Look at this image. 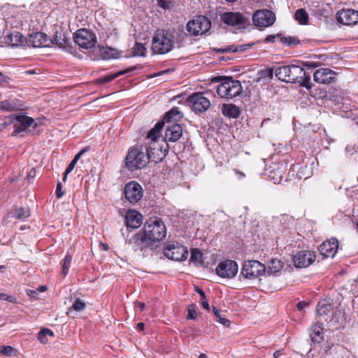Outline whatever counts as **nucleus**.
I'll return each mask as SVG.
<instances>
[{
  "label": "nucleus",
  "mask_w": 358,
  "mask_h": 358,
  "mask_svg": "<svg viewBox=\"0 0 358 358\" xmlns=\"http://www.w3.org/2000/svg\"><path fill=\"white\" fill-rule=\"evenodd\" d=\"M296 83H299L300 86L304 87L308 90H310L313 87V84L310 82V76L309 75H306L305 71L304 75H302L301 78H299Z\"/></svg>",
  "instance_id": "nucleus-41"
},
{
  "label": "nucleus",
  "mask_w": 358,
  "mask_h": 358,
  "mask_svg": "<svg viewBox=\"0 0 358 358\" xmlns=\"http://www.w3.org/2000/svg\"><path fill=\"white\" fill-rule=\"evenodd\" d=\"M173 149V152H180L181 150H183L185 149L184 145H180V143L173 146L172 148Z\"/></svg>",
  "instance_id": "nucleus-57"
},
{
  "label": "nucleus",
  "mask_w": 358,
  "mask_h": 358,
  "mask_svg": "<svg viewBox=\"0 0 358 358\" xmlns=\"http://www.w3.org/2000/svg\"><path fill=\"white\" fill-rule=\"evenodd\" d=\"M238 266L236 262L232 260L222 261L218 264L215 268L216 273L223 278H233L238 273Z\"/></svg>",
  "instance_id": "nucleus-17"
},
{
  "label": "nucleus",
  "mask_w": 358,
  "mask_h": 358,
  "mask_svg": "<svg viewBox=\"0 0 358 358\" xmlns=\"http://www.w3.org/2000/svg\"><path fill=\"white\" fill-rule=\"evenodd\" d=\"M336 17L343 24L353 25L358 22V12L352 9L343 10L337 13Z\"/></svg>",
  "instance_id": "nucleus-23"
},
{
  "label": "nucleus",
  "mask_w": 358,
  "mask_h": 358,
  "mask_svg": "<svg viewBox=\"0 0 358 358\" xmlns=\"http://www.w3.org/2000/svg\"><path fill=\"white\" fill-rule=\"evenodd\" d=\"M21 104L19 101L16 99H6L0 101V110L3 111H15L17 110Z\"/></svg>",
  "instance_id": "nucleus-27"
},
{
  "label": "nucleus",
  "mask_w": 358,
  "mask_h": 358,
  "mask_svg": "<svg viewBox=\"0 0 358 358\" xmlns=\"http://www.w3.org/2000/svg\"><path fill=\"white\" fill-rule=\"evenodd\" d=\"M164 254L169 259L180 262L187 259L188 250L178 242H169L164 246Z\"/></svg>",
  "instance_id": "nucleus-10"
},
{
  "label": "nucleus",
  "mask_w": 358,
  "mask_h": 358,
  "mask_svg": "<svg viewBox=\"0 0 358 358\" xmlns=\"http://www.w3.org/2000/svg\"><path fill=\"white\" fill-rule=\"evenodd\" d=\"M212 50L217 53H224V48H213Z\"/></svg>",
  "instance_id": "nucleus-61"
},
{
  "label": "nucleus",
  "mask_w": 358,
  "mask_h": 358,
  "mask_svg": "<svg viewBox=\"0 0 358 358\" xmlns=\"http://www.w3.org/2000/svg\"><path fill=\"white\" fill-rule=\"evenodd\" d=\"M134 69L135 68L131 67V68L127 69L126 70L119 71L116 73L111 74V75L101 78L99 79V83L105 84V83H109V82L113 80L114 79H115L116 78L119 77L120 76H122L127 72H130V71H133Z\"/></svg>",
  "instance_id": "nucleus-35"
},
{
  "label": "nucleus",
  "mask_w": 358,
  "mask_h": 358,
  "mask_svg": "<svg viewBox=\"0 0 358 358\" xmlns=\"http://www.w3.org/2000/svg\"><path fill=\"white\" fill-rule=\"evenodd\" d=\"M241 83L238 80H234L231 77H224L222 83L217 87V94L222 99H232L241 94L242 92Z\"/></svg>",
  "instance_id": "nucleus-5"
},
{
  "label": "nucleus",
  "mask_w": 358,
  "mask_h": 358,
  "mask_svg": "<svg viewBox=\"0 0 358 358\" xmlns=\"http://www.w3.org/2000/svg\"><path fill=\"white\" fill-rule=\"evenodd\" d=\"M90 150V147H86L83 149H82L80 152H78L76 156L74 157L73 158V160H75L76 162H78V160L81 157V156L87 151H88Z\"/></svg>",
  "instance_id": "nucleus-53"
},
{
  "label": "nucleus",
  "mask_w": 358,
  "mask_h": 358,
  "mask_svg": "<svg viewBox=\"0 0 358 358\" xmlns=\"http://www.w3.org/2000/svg\"><path fill=\"white\" fill-rule=\"evenodd\" d=\"M145 324L143 322H139L137 324V329L139 331H142L144 329Z\"/></svg>",
  "instance_id": "nucleus-62"
},
{
  "label": "nucleus",
  "mask_w": 358,
  "mask_h": 358,
  "mask_svg": "<svg viewBox=\"0 0 358 358\" xmlns=\"http://www.w3.org/2000/svg\"><path fill=\"white\" fill-rule=\"evenodd\" d=\"M220 20L236 29H245L250 24V18L240 12L227 11L220 15Z\"/></svg>",
  "instance_id": "nucleus-7"
},
{
  "label": "nucleus",
  "mask_w": 358,
  "mask_h": 358,
  "mask_svg": "<svg viewBox=\"0 0 358 358\" xmlns=\"http://www.w3.org/2000/svg\"><path fill=\"white\" fill-rule=\"evenodd\" d=\"M277 38H280V42L282 44L291 45H297L299 43V41L294 36H283L281 34H277Z\"/></svg>",
  "instance_id": "nucleus-42"
},
{
  "label": "nucleus",
  "mask_w": 358,
  "mask_h": 358,
  "mask_svg": "<svg viewBox=\"0 0 358 358\" xmlns=\"http://www.w3.org/2000/svg\"><path fill=\"white\" fill-rule=\"evenodd\" d=\"M222 113L229 118H237L241 112L239 108L234 104H223L222 107Z\"/></svg>",
  "instance_id": "nucleus-28"
},
{
  "label": "nucleus",
  "mask_w": 358,
  "mask_h": 358,
  "mask_svg": "<svg viewBox=\"0 0 358 358\" xmlns=\"http://www.w3.org/2000/svg\"><path fill=\"white\" fill-rule=\"evenodd\" d=\"M50 38L43 32H34L29 36L28 43L33 48L50 47Z\"/></svg>",
  "instance_id": "nucleus-22"
},
{
  "label": "nucleus",
  "mask_w": 358,
  "mask_h": 358,
  "mask_svg": "<svg viewBox=\"0 0 358 358\" xmlns=\"http://www.w3.org/2000/svg\"><path fill=\"white\" fill-rule=\"evenodd\" d=\"M283 263L282 261L276 259H271L269 262L268 266V272L271 273H275L280 271L283 268Z\"/></svg>",
  "instance_id": "nucleus-34"
},
{
  "label": "nucleus",
  "mask_w": 358,
  "mask_h": 358,
  "mask_svg": "<svg viewBox=\"0 0 358 358\" xmlns=\"http://www.w3.org/2000/svg\"><path fill=\"white\" fill-rule=\"evenodd\" d=\"M85 308V303L80 300V299H76L71 307L69 308V311L71 310H74L76 311H80L84 310Z\"/></svg>",
  "instance_id": "nucleus-47"
},
{
  "label": "nucleus",
  "mask_w": 358,
  "mask_h": 358,
  "mask_svg": "<svg viewBox=\"0 0 358 358\" xmlns=\"http://www.w3.org/2000/svg\"><path fill=\"white\" fill-rule=\"evenodd\" d=\"M275 75L281 81L296 83L299 78L304 75V70L294 64L281 66L275 69Z\"/></svg>",
  "instance_id": "nucleus-6"
},
{
  "label": "nucleus",
  "mask_w": 358,
  "mask_h": 358,
  "mask_svg": "<svg viewBox=\"0 0 358 358\" xmlns=\"http://www.w3.org/2000/svg\"><path fill=\"white\" fill-rule=\"evenodd\" d=\"M266 271L264 264L257 260L245 262L241 268V275L247 279H255L262 275Z\"/></svg>",
  "instance_id": "nucleus-11"
},
{
  "label": "nucleus",
  "mask_w": 358,
  "mask_h": 358,
  "mask_svg": "<svg viewBox=\"0 0 358 358\" xmlns=\"http://www.w3.org/2000/svg\"><path fill=\"white\" fill-rule=\"evenodd\" d=\"M190 259L192 262L200 265H202L204 263L203 260V253L198 248H194L192 250Z\"/></svg>",
  "instance_id": "nucleus-40"
},
{
  "label": "nucleus",
  "mask_w": 358,
  "mask_h": 358,
  "mask_svg": "<svg viewBox=\"0 0 358 358\" xmlns=\"http://www.w3.org/2000/svg\"><path fill=\"white\" fill-rule=\"evenodd\" d=\"M142 231L151 244L152 242L163 240L166 235V229L164 222L157 217L147 220Z\"/></svg>",
  "instance_id": "nucleus-3"
},
{
  "label": "nucleus",
  "mask_w": 358,
  "mask_h": 358,
  "mask_svg": "<svg viewBox=\"0 0 358 358\" xmlns=\"http://www.w3.org/2000/svg\"><path fill=\"white\" fill-rule=\"evenodd\" d=\"M124 194L128 201L131 203H136L142 199L143 190L138 182L130 181L125 185Z\"/></svg>",
  "instance_id": "nucleus-16"
},
{
  "label": "nucleus",
  "mask_w": 358,
  "mask_h": 358,
  "mask_svg": "<svg viewBox=\"0 0 358 358\" xmlns=\"http://www.w3.org/2000/svg\"><path fill=\"white\" fill-rule=\"evenodd\" d=\"M50 46L52 44L57 45L58 48L65 50L71 53V42L69 38H67L64 34L55 32L54 37L50 39Z\"/></svg>",
  "instance_id": "nucleus-25"
},
{
  "label": "nucleus",
  "mask_w": 358,
  "mask_h": 358,
  "mask_svg": "<svg viewBox=\"0 0 358 358\" xmlns=\"http://www.w3.org/2000/svg\"><path fill=\"white\" fill-rule=\"evenodd\" d=\"M15 350L11 346H3L0 352L6 356H11Z\"/></svg>",
  "instance_id": "nucleus-50"
},
{
  "label": "nucleus",
  "mask_w": 358,
  "mask_h": 358,
  "mask_svg": "<svg viewBox=\"0 0 358 358\" xmlns=\"http://www.w3.org/2000/svg\"><path fill=\"white\" fill-rule=\"evenodd\" d=\"M76 163H77V162H76L73 159L70 162V164H69V166H67V168L66 169V173H70L73 171Z\"/></svg>",
  "instance_id": "nucleus-55"
},
{
  "label": "nucleus",
  "mask_w": 358,
  "mask_h": 358,
  "mask_svg": "<svg viewBox=\"0 0 358 358\" xmlns=\"http://www.w3.org/2000/svg\"><path fill=\"white\" fill-rule=\"evenodd\" d=\"M196 290L200 295V300H201L202 306L203 307L204 309L209 310L210 306L206 300V294H205L204 292L201 289L198 288V287H196Z\"/></svg>",
  "instance_id": "nucleus-46"
},
{
  "label": "nucleus",
  "mask_w": 358,
  "mask_h": 358,
  "mask_svg": "<svg viewBox=\"0 0 358 358\" xmlns=\"http://www.w3.org/2000/svg\"><path fill=\"white\" fill-rule=\"evenodd\" d=\"M150 140V145H147L148 154L150 156V160L155 163L161 162L166 156L169 149L171 147L164 140Z\"/></svg>",
  "instance_id": "nucleus-9"
},
{
  "label": "nucleus",
  "mask_w": 358,
  "mask_h": 358,
  "mask_svg": "<svg viewBox=\"0 0 358 358\" xmlns=\"http://www.w3.org/2000/svg\"><path fill=\"white\" fill-rule=\"evenodd\" d=\"M54 335L50 329H42L38 334V339L42 344H46L48 342V336L53 337Z\"/></svg>",
  "instance_id": "nucleus-38"
},
{
  "label": "nucleus",
  "mask_w": 358,
  "mask_h": 358,
  "mask_svg": "<svg viewBox=\"0 0 358 358\" xmlns=\"http://www.w3.org/2000/svg\"><path fill=\"white\" fill-rule=\"evenodd\" d=\"M294 17L301 24H307L308 22V14L303 8L298 9L295 12Z\"/></svg>",
  "instance_id": "nucleus-37"
},
{
  "label": "nucleus",
  "mask_w": 358,
  "mask_h": 358,
  "mask_svg": "<svg viewBox=\"0 0 358 358\" xmlns=\"http://www.w3.org/2000/svg\"><path fill=\"white\" fill-rule=\"evenodd\" d=\"M10 124H13L14 135L21 132L31 131L30 127L35 129L38 126L32 117L22 113L13 114L8 116L6 122H3V128H6Z\"/></svg>",
  "instance_id": "nucleus-4"
},
{
  "label": "nucleus",
  "mask_w": 358,
  "mask_h": 358,
  "mask_svg": "<svg viewBox=\"0 0 358 358\" xmlns=\"http://www.w3.org/2000/svg\"><path fill=\"white\" fill-rule=\"evenodd\" d=\"M253 24L259 27H268L275 21L274 13L268 9L258 10L252 15Z\"/></svg>",
  "instance_id": "nucleus-14"
},
{
  "label": "nucleus",
  "mask_w": 358,
  "mask_h": 358,
  "mask_svg": "<svg viewBox=\"0 0 358 358\" xmlns=\"http://www.w3.org/2000/svg\"><path fill=\"white\" fill-rule=\"evenodd\" d=\"M145 306V305L144 303L138 302L136 304V307L139 308L141 311H143L144 310Z\"/></svg>",
  "instance_id": "nucleus-63"
},
{
  "label": "nucleus",
  "mask_w": 358,
  "mask_h": 358,
  "mask_svg": "<svg viewBox=\"0 0 358 358\" xmlns=\"http://www.w3.org/2000/svg\"><path fill=\"white\" fill-rule=\"evenodd\" d=\"M182 117L181 112L178 108L174 107L168 113H166L164 120L167 122H176L180 120Z\"/></svg>",
  "instance_id": "nucleus-32"
},
{
  "label": "nucleus",
  "mask_w": 358,
  "mask_h": 358,
  "mask_svg": "<svg viewBox=\"0 0 358 358\" xmlns=\"http://www.w3.org/2000/svg\"><path fill=\"white\" fill-rule=\"evenodd\" d=\"M75 43L84 49L93 48L96 43V36L94 33L87 29H80L73 35Z\"/></svg>",
  "instance_id": "nucleus-12"
},
{
  "label": "nucleus",
  "mask_w": 358,
  "mask_h": 358,
  "mask_svg": "<svg viewBox=\"0 0 358 358\" xmlns=\"http://www.w3.org/2000/svg\"><path fill=\"white\" fill-rule=\"evenodd\" d=\"M333 306L331 303L326 300H322L318 302L317 306V313L320 316L327 315L332 310Z\"/></svg>",
  "instance_id": "nucleus-30"
},
{
  "label": "nucleus",
  "mask_w": 358,
  "mask_h": 358,
  "mask_svg": "<svg viewBox=\"0 0 358 358\" xmlns=\"http://www.w3.org/2000/svg\"><path fill=\"white\" fill-rule=\"evenodd\" d=\"M176 31L157 29L152 36L151 49L155 54L164 55L173 48Z\"/></svg>",
  "instance_id": "nucleus-1"
},
{
  "label": "nucleus",
  "mask_w": 358,
  "mask_h": 358,
  "mask_svg": "<svg viewBox=\"0 0 358 358\" xmlns=\"http://www.w3.org/2000/svg\"><path fill=\"white\" fill-rule=\"evenodd\" d=\"M11 213L13 217L20 220H24L30 216L29 210L22 207H16Z\"/></svg>",
  "instance_id": "nucleus-33"
},
{
  "label": "nucleus",
  "mask_w": 358,
  "mask_h": 358,
  "mask_svg": "<svg viewBox=\"0 0 358 358\" xmlns=\"http://www.w3.org/2000/svg\"><path fill=\"white\" fill-rule=\"evenodd\" d=\"M164 126V121H159L158 122L154 128H152L147 135V138L150 140L153 139H160V131L162 129Z\"/></svg>",
  "instance_id": "nucleus-31"
},
{
  "label": "nucleus",
  "mask_w": 358,
  "mask_h": 358,
  "mask_svg": "<svg viewBox=\"0 0 358 358\" xmlns=\"http://www.w3.org/2000/svg\"><path fill=\"white\" fill-rule=\"evenodd\" d=\"M143 216L135 210H129L124 216V224L127 228L136 229L141 226Z\"/></svg>",
  "instance_id": "nucleus-24"
},
{
  "label": "nucleus",
  "mask_w": 358,
  "mask_h": 358,
  "mask_svg": "<svg viewBox=\"0 0 358 358\" xmlns=\"http://www.w3.org/2000/svg\"><path fill=\"white\" fill-rule=\"evenodd\" d=\"M24 41L25 38L21 33L13 31L3 37V43L11 47H16L22 45Z\"/></svg>",
  "instance_id": "nucleus-26"
},
{
  "label": "nucleus",
  "mask_w": 358,
  "mask_h": 358,
  "mask_svg": "<svg viewBox=\"0 0 358 358\" xmlns=\"http://www.w3.org/2000/svg\"><path fill=\"white\" fill-rule=\"evenodd\" d=\"M125 243L129 245L134 251H140L142 252L143 255H144L148 249L152 246L149 239L146 238L142 231L136 233L131 238H127Z\"/></svg>",
  "instance_id": "nucleus-13"
},
{
  "label": "nucleus",
  "mask_w": 358,
  "mask_h": 358,
  "mask_svg": "<svg viewBox=\"0 0 358 358\" xmlns=\"http://www.w3.org/2000/svg\"><path fill=\"white\" fill-rule=\"evenodd\" d=\"M211 27L210 20L204 15L195 16L186 25V30L190 36H197L206 34Z\"/></svg>",
  "instance_id": "nucleus-8"
},
{
  "label": "nucleus",
  "mask_w": 358,
  "mask_h": 358,
  "mask_svg": "<svg viewBox=\"0 0 358 358\" xmlns=\"http://www.w3.org/2000/svg\"><path fill=\"white\" fill-rule=\"evenodd\" d=\"M187 102L191 106L194 111L198 113L206 111L210 106L209 99L205 97L202 92L192 94L187 98Z\"/></svg>",
  "instance_id": "nucleus-15"
},
{
  "label": "nucleus",
  "mask_w": 358,
  "mask_h": 358,
  "mask_svg": "<svg viewBox=\"0 0 358 358\" xmlns=\"http://www.w3.org/2000/svg\"><path fill=\"white\" fill-rule=\"evenodd\" d=\"M134 56L145 57L146 55V48L141 43H136L133 48Z\"/></svg>",
  "instance_id": "nucleus-45"
},
{
  "label": "nucleus",
  "mask_w": 358,
  "mask_h": 358,
  "mask_svg": "<svg viewBox=\"0 0 358 358\" xmlns=\"http://www.w3.org/2000/svg\"><path fill=\"white\" fill-rule=\"evenodd\" d=\"M323 327L321 324H315L312 326L310 337L314 343H320L323 340Z\"/></svg>",
  "instance_id": "nucleus-29"
},
{
  "label": "nucleus",
  "mask_w": 358,
  "mask_h": 358,
  "mask_svg": "<svg viewBox=\"0 0 358 358\" xmlns=\"http://www.w3.org/2000/svg\"><path fill=\"white\" fill-rule=\"evenodd\" d=\"M252 45L253 43H248L240 45H230L224 47V51L225 52H243L248 48H251Z\"/></svg>",
  "instance_id": "nucleus-36"
},
{
  "label": "nucleus",
  "mask_w": 358,
  "mask_h": 358,
  "mask_svg": "<svg viewBox=\"0 0 358 358\" xmlns=\"http://www.w3.org/2000/svg\"><path fill=\"white\" fill-rule=\"evenodd\" d=\"M260 77L264 79H271L273 75V69H266L259 72Z\"/></svg>",
  "instance_id": "nucleus-49"
},
{
  "label": "nucleus",
  "mask_w": 358,
  "mask_h": 358,
  "mask_svg": "<svg viewBox=\"0 0 358 358\" xmlns=\"http://www.w3.org/2000/svg\"><path fill=\"white\" fill-rule=\"evenodd\" d=\"M71 260H72V257L70 255L66 254L64 259H63L62 265V273L64 277H65L69 273V269L71 266Z\"/></svg>",
  "instance_id": "nucleus-44"
},
{
  "label": "nucleus",
  "mask_w": 358,
  "mask_h": 358,
  "mask_svg": "<svg viewBox=\"0 0 358 358\" xmlns=\"http://www.w3.org/2000/svg\"><path fill=\"white\" fill-rule=\"evenodd\" d=\"M303 65L308 69H313L318 66V64L315 62H306Z\"/></svg>",
  "instance_id": "nucleus-54"
},
{
  "label": "nucleus",
  "mask_w": 358,
  "mask_h": 358,
  "mask_svg": "<svg viewBox=\"0 0 358 358\" xmlns=\"http://www.w3.org/2000/svg\"><path fill=\"white\" fill-rule=\"evenodd\" d=\"M27 295H29L31 297L36 298V295L38 294V292L36 290L27 289Z\"/></svg>",
  "instance_id": "nucleus-59"
},
{
  "label": "nucleus",
  "mask_w": 358,
  "mask_h": 358,
  "mask_svg": "<svg viewBox=\"0 0 358 358\" xmlns=\"http://www.w3.org/2000/svg\"><path fill=\"white\" fill-rule=\"evenodd\" d=\"M234 171L235 172V173L236 175H238L239 176V178H244L245 176L244 173L240 171L239 170H238L236 169H234Z\"/></svg>",
  "instance_id": "nucleus-60"
},
{
  "label": "nucleus",
  "mask_w": 358,
  "mask_h": 358,
  "mask_svg": "<svg viewBox=\"0 0 358 358\" xmlns=\"http://www.w3.org/2000/svg\"><path fill=\"white\" fill-rule=\"evenodd\" d=\"M213 311L215 315V316L217 317V322L222 324L225 327H229L230 325L231 322L222 316L221 310L217 309L215 307L213 308Z\"/></svg>",
  "instance_id": "nucleus-43"
},
{
  "label": "nucleus",
  "mask_w": 358,
  "mask_h": 358,
  "mask_svg": "<svg viewBox=\"0 0 358 358\" xmlns=\"http://www.w3.org/2000/svg\"><path fill=\"white\" fill-rule=\"evenodd\" d=\"M182 136V127L179 124H171L166 128L164 141L170 145L171 143H177Z\"/></svg>",
  "instance_id": "nucleus-19"
},
{
  "label": "nucleus",
  "mask_w": 358,
  "mask_h": 358,
  "mask_svg": "<svg viewBox=\"0 0 358 358\" xmlns=\"http://www.w3.org/2000/svg\"><path fill=\"white\" fill-rule=\"evenodd\" d=\"M275 38H277V34L276 35H268L265 38L264 42L265 43H274Z\"/></svg>",
  "instance_id": "nucleus-56"
},
{
  "label": "nucleus",
  "mask_w": 358,
  "mask_h": 358,
  "mask_svg": "<svg viewBox=\"0 0 358 358\" xmlns=\"http://www.w3.org/2000/svg\"><path fill=\"white\" fill-rule=\"evenodd\" d=\"M55 194L57 199H60L64 194V192L62 190V185L61 182H58L57 184Z\"/></svg>",
  "instance_id": "nucleus-52"
},
{
  "label": "nucleus",
  "mask_w": 358,
  "mask_h": 358,
  "mask_svg": "<svg viewBox=\"0 0 358 358\" xmlns=\"http://www.w3.org/2000/svg\"><path fill=\"white\" fill-rule=\"evenodd\" d=\"M0 300L8 301L13 303L16 302L15 297L4 293H0Z\"/></svg>",
  "instance_id": "nucleus-51"
},
{
  "label": "nucleus",
  "mask_w": 358,
  "mask_h": 358,
  "mask_svg": "<svg viewBox=\"0 0 358 358\" xmlns=\"http://www.w3.org/2000/svg\"><path fill=\"white\" fill-rule=\"evenodd\" d=\"M150 160L147 145H136L129 149L125 157V166L129 170L141 169L146 166Z\"/></svg>",
  "instance_id": "nucleus-2"
},
{
  "label": "nucleus",
  "mask_w": 358,
  "mask_h": 358,
  "mask_svg": "<svg viewBox=\"0 0 358 358\" xmlns=\"http://www.w3.org/2000/svg\"><path fill=\"white\" fill-rule=\"evenodd\" d=\"M336 73L328 69L321 68L316 70L313 74L314 80L319 83L329 84L334 81Z\"/></svg>",
  "instance_id": "nucleus-21"
},
{
  "label": "nucleus",
  "mask_w": 358,
  "mask_h": 358,
  "mask_svg": "<svg viewBox=\"0 0 358 358\" xmlns=\"http://www.w3.org/2000/svg\"><path fill=\"white\" fill-rule=\"evenodd\" d=\"M316 258L314 252L302 250L292 257V262L296 268H306L312 264Z\"/></svg>",
  "instance_id": "nucleus-18"
},
{
  "label": "nucleus",
  "mask_w": 358,
  "mask_h": 358,
  "mask_svg": "<svg viewBox=\"0 0 358 358\" xmlns=\"http://www.w3.org/2000/svg\"><path fill=\"white\" fill-rule=\"evenodd\" d=\"M273 355L274 358H279L282 355V352L280 350H277Z\"/></svg>",
  "instance_id": "nucleus-64"
},
{
  "label": "nucleus",
  "mask_w": 358,
  "mask_h": 358,
  "mask_svg": "<svg viewBox=\"0 0 358 358\" xmlns=\"http://www.w3.org/2000/svg\"><path fill=\"white\" fill-rule=\"evenodd\" d=\"M99 50L101 52V55L104 59H109L111 58L115 57V55H117V50L115 49H113L112 48H104V47H100Z\"/></svg>",
  "instance_id": "nucleus-39"
},
{
  "label": "nucleus",
  "mask_w": 358,
  "mask_h": 358,
  "mask_svg": "<svg viewBox=\"0 0 358 358\" xmlns=\"http://www.w3.org/2000/svg\"><path fill=\"white\" fill-rule=\"evenodd\" d=\"M187 311H188V313L187 315V319H189V320L196 319V317L197 316V313H196V306L195 304L189 305L188 306Z\"/></svg>",
  "instance_id": "nucleus-48"
},
{
  "label": "nucleus",
  "mask_w": 358,
  "mask_h": 358,
  "mask_svg": "<svg viewBox=\"0 0 358 358\" xmlns=\"http://www.w3.org/2000/svg\"><path fill=\"white\" fill-rule=\"evenodd\" d=\"M308 306V303L304 301L299 302L296 305V308L299 310H302L303 308Z\"/></svg>",
  "instance_id": "nucleus-58"
},
{
  "label": "nucleus",
  "mask_w": 358,
  "mask_h": 358,
  "mask_svg": "<svg viewBox=\"0 0 358 358\" xmlns=\"http://www.w3.org/2000/svg\"><path fill=\"white\" fill-rule=\"evenodd\" d=\"M338 242L332 238L324 241L319 247L320 254L324 257H334L337 252Z\"/></svg>",
  "instance_id": "nucleus-20"
}]
</instances>
